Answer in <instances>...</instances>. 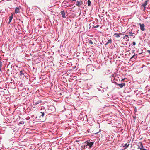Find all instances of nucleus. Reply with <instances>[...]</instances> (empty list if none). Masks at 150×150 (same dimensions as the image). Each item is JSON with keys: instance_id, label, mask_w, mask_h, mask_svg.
Instances as JSON below:
<instances>
[{"instance_id": "1", "label": "nucleus", "mask_w": 150, "mask_h": 150, "mask_svg": "<svg viewBox=\"0 0 150 150\" xmlns=\"http://www.w3.org/2000/svg\"><path fill=\"white\" fill-rule=\"evenodd\" d=\"M93 142H91L90 141H87L85 143V145L84 146V148L90 149L91 148L93 145Z\"/></svg>"}, {"instance_id": "2", "label": "nucleus", "mask_w": 150, "mask_h": 150, "mask_svg": "<svg viewBox=\"0 0 150 150\" xmlns=\"http://www.w3.org/2000/svg\"><path fill=\"white\" fill-rule=\"evenodd\" d=\"M149 1L148 0H146L145 1L143 4H142V5L141 6V8H142V7H144L143 11H145L146 8V6L147 4V2Z\"/></svg>"}, {"instance_id": "3", "label": "nucleus", "mask_w": 150, "mask_h": 150, "mask_svg": "<svg viewBox=\"0 0 150 150\" xmlns=\"http://www.w3.org/2000/svg\"><path fill=\"white\" fill-rule=\"evenodd\" d=\"M113 83H115L116 85H118L120 88L123 87V86H124L125 85V83H122L120 84H118L115 81H114Z\"/></svg>"}, {"instance_id": "4", "label": "nucleus", "mask_w": 150, "mask_h": 150, "mask_svg": "<svg viewBox=\"0 0 150 150\" xmlns=\"http://www.w3.org/2000/svg\"><path fill=\"white\" fill-rule=\"evenodd\" d=\"M139 25H140V29L142 31H144L145 29V25L144 24L139 23Z\"/></svg>"}, {"instance_id": "5", "label": "nucleus", "mask_w": 150, "mask_h": 150, "mask_svg": "<svg viewBox=\"0 0 150 150\" xmlns=\"http://www.w3.org/2000/svg\"><path fill=\"white\" fill-rule=\"evenodd\" d=\"M61 14L62 15V17L64 18H66L65 16V12L64 10H63L61 12Z\"/></svg>"}, {"instance_id": "6", "label": "nucleus", "mask_w": 150, "mask_h": 150, "mask_svg": "<svg viewBox=\"0 0 150 150\" xmlns=\"http://www.w3.org/2000/svg\"><path fill=\"white\" fill-rule=\"evenodd\" d=\"M124 34L122 33H115L114 34V35H115V36L116 38H118L120 37V35H123Z\"/></svg>"}, {"instance_id": "7", "label": "nucleus", "mask_w": 150, "mask_h": 150, "mask_svg": "<svg viewBox=\"0 0 150 150\" xmlns=\"http://www.w3.org/2000/svg\"><path fill=\"white\" fill-rule=\"evenodd\" d=\"M112 42V41L111 38H108V41L107 42V43L105 44V45H107L109 43H111Z\"/></svg>"}, {"instance_id": "8", "label": "nucleus", "mask_w": 150, "mask_h": 150, "mask_svg": "<svg viewBox=\"0 0 150 150\" xmlns=\"http://www.w3.org/2000/svg\"><path fill=\"white\" fill-rule=\"evenodd\" d=\"M140 145L138 146V149H139L140 150H142L144 148V147L143 145V144H142V143L141 142H140Z\"/></svg>"}, {"instance_id": "9", "label": "nucleus", "mask_w": 150, "mask_h": 150, "mask_svg": "<svg viewBox=\"0 0 150 150\" xmlns=\"http://www.w3.org/2000/svg\"><path fill=\"white\" fill-rule=\"evenodd\" d=\"M24 70H21L20 71V75L21 76H24L25 75V73H24Z\"/></svg>"}, {"instance_id": "10", "label": "nucleus", "mask_w": 150, "mask_h": 150, "mask_svg": "<svg viewBox=\"0 0 150 150\" xmlns=\"http://www.w3.org/2000/svg\"><path fill=\"white\" fill-rule=\"evenodd\" d=\"M41 101L40 100H38L37 101H34V105H35L40 103Z\"/></svg>"}, {"instance_id": "11", "label": "nucleus", "mask_w": 150, "mask_h": 150, "mask_svg": "<svg viewBox=\"0 0 150 150\" xmlns=\"http://www.w3.org/2000/svg\"><path fill=\"white\" fill-rule=\"evenodd\" d=\"M19 12V9L18 8L16 7L15 10V13L16 14L17 13Z\"/></svg>"}, {"instance_id": "12", "label": "nucleus", "mask_w": 150, "mask_h": 150, "mask_svg": "<svg viewBox=\"0 0 150 150\" xmlns=\"http://www.w3.org/2000/svg\"><path fill=\"white\" fill-rule=\"evenodd\" d=\"M127 37V35H125L123 37V39H125V40L128 41L129 40V38Z\"/></svg>"}, {"instance_id": "13", "label": "nucleus", "mask_w": 150, "mask_h": 150, "mask_svg": "<svg viewBox=\"0 0 150 150\" xmlns=\"http://www.w3.org/2000/svg\"><path fill=\"white\" fill-rule=\"evenodd\" d=\"M76 5L80 7L81 6V4L80 2L77 1V4H76Z\"/></svg>"}, {"instance_id": "14", "label": "nucleus", "mask_w": 150, "mask_h": 150, "mask_svg": "<svg viewBox=\"0 0 150 150\" xmlns=\"http://www.w3.org/2000/svg\"><path fill=\"white\" fill-rule=\"evenodd\" d=\"M3 64V62L0 61V71H1V68L2 67V65Z\"/></svg>"}, {"instance_id": "15", "label": "nucleus", "mask_w": 150, "mask_h": 150, "mask_svg": "<svg viewBox=\"0 0 150 150\" xmlns=\"http://www.w3.org/2000/svg\"><path fill=\"white\" fill-rule=\"evenodd\" d=\"M91 1L90 0H88V6H91Z\"/></svg>"}, {"instance_id": "16", "label": "nucleus", "mask_w": 150, "mask_h": 150, "mask_svg": "<svg viewBox=\"0 0 150 150\" xmlns=\"http://www.w3.org/2000/svg\"><path fill=\"white\" fill-rule=\"evenodd\" d=\"M133 33L132 32H129V36H132L133 35Z\"/></svg>"}, {"instance_id": "17", "label": "nucleus", "mask_w": 150, "mask_h": 150, "mask_svg": "<svg viewBox=\"0 0 150 150\" xmlns=\"http://www.w3.org/2000/svg\"><path fill=\"white\" fill-rule=\"evenodd\" d=\"M88 42L90 44H93V42L92 40H88Z\"/></svg>"}, {"instance_id": "18", "label": "nucleus", "mask_w": 150, "mask_h": 150, "mask_svg": "<svg viewBox=\"0 0 150 150\" xmlns=\"http://www.w3.org/2000/svg\"><path fill=\"white\" fill-rule=\"evenodd\" d=\"M40 113L41 114V116L42 117H44V115H45L44 112H41Z\"/></svg>"}, {"instance_id": "19", "label": "nucleus", "mask_w": 150, "mask_h": 150, "mask_svg": "<svg viewBox=\"0 0 150 150\" xmlns=\"http://www.w3.org/2000/svg\"><path fill=\"white\" fill-rule=\"evenodd\" d=\"M136 55H134L131 57V58H130V59H132L133 58H136Z\"/></svg>"}, {"instance_id": "20", "label": "nucleus", "mask_w": 150, "mask_h": 150, "mask_svg": "<svg viewBox=\"0 0 150 150\" xmlns=\"http://www.w3.org/2000/svg\"><path fill=\"white\" fill-rule=\"evenodd\" d=\"M13 15H11V16H10L9 17V19L12 20V19L13 18Z\"/></svg>"}, {"instance_id": "21", "label": "nucleus", "mask_w": 150, "mask_h": 150, "mask_svg": "<svg viewBox=\"0 0 150 150\" xmlns=\"http://www.w3.org/2000/svg\"><path fill=\"white\" fill-rule=\"evenodd\" d=\"M132 44L133 45H136V43L134 42H132Z\"/></svg>"}, {"instance_id": "22", "label": "nucleus", "mask_w": 150, "mask_h": 150, "mask_svg": "<svg viewBox=\"0 0 150 150\" xmlns=\"http://www.w3.org/2000/svg\"><path fill=\"white\" fill-rule=\"evenodd\" d=\"M112 77H113V78H114V80H116V79H115V78H114V76H113V75H112V79H112ZM114 81V80L113 82H114V81Z\"/></svg>"}, {"instance_id": "23", "label": "nucleus", "mask_w": 150, "mask_h": 150, "mask_svg": "<svg viewBox=\"0 0 150 150\" xmlns=\"http://www.w3.org/2000/svg\"><path fill=\"white\" fill-rule=\"evenodd\" d=\"M24 122L23 121H21L20 122V124H22L24 123Z\"/></svg>"}, {"instance_id": "24", "label": "nucleus", "mask_w": 150, "mask_h": 150, "mask_svg": "<svg viewBox=\"0 0 150 150\" xmlns=\"http://www.w3.org/2000/svg\"><path fill=\"white\" fill-rule=\"evenodd\" d=\"M99 26V25H97L94 26V27L95 28H97Z\"/></svg>"}, {"instance_id": "25", "label": "nucleus", "mask_w": 150, "mask_h": 150, "mask_svg": "<svg viewBox=\"0 0 150 150\" xmlns=\"http://www.w3.org/2000/svg\"><path fill=\"white\" fill-rule=\"evenodd\" d=\"M129 145V144H128V145H127V143H126L125 144V146H127V147H128Z\"/></svg>"}, {"instance_id": "26", "label": "nucleus", "mask_w": 150, "mask_h": 150, "mask_svg": "<svg viewBox=\"0 0 150 150\" xmlns=\"http://www.w3.org/2000/svg\"><path fill=\"white\" fill-rule=\"evenodd\" d=\"M147 52L150 54V50H148Z\"/></svg>"}, {"instance_id": "27", "label": "nucleus", "mask_w": 150, "mask_h": 150, "mask_svg": "<svg viewBox=\"0 0 150 150\" xmlns=\"http://www.w3.org/2000/svg\"><path fill=\"white\" fill-rule=\"evenodd\" d=\"M126 79L125 78L122 79V80H121V81L122 82L123 81H124Z\"/></svg>"}, {"instance_id": "28", "label": "nucleus", "mask_w": 150, "mask_h": 150, "mask_svg": "<svg viewBox=\"0 0 150 150\" xmlns=\"http://www.w3.org/2000/svg\"><path fill=\"white\" fill-rule=\"evenodd\" d=\"M11 20H12L9 19V23H10L11 22Z\"/></svg>"}, {"instance_id": "29", "label": "nucleus", "mask_w": 150, "mask_h": 150, "mask_svg": "<svg viewBox=\"0 0 150 150\" xmlns=\"http://www.w3.org/2000/svg\"><path fill=\"white\" fill-rule=\"evenodd\" d=\"M144 65H142V67H141V68H143L144 67Z\"/></svg>"}, {"instance_id": "30", "label": "nucleus", "mask_w": 150, "mask_h": 150, "mask_svg": "<svg viewBox=\"0 0 150 150\" xmlns=\"http://www.w3.org/2000/svg\"><path fill=\"white\" fill-rule=\"evenodd\" d=\"M146 150V149H143L142 150Z\"/></svg>"}, {"instance_id": "31", "label": "nucleus", "mask_w": 150, "mask_h": 150, "mask_svg": "<svg viewBox=\"0 0 150 150\" xmlns=\"http://www.w3.org/2000/svg\"><path fill=\"white\" fill-rule=\"evenodd\" d=\"M127 37L129 38V35H128V37Z\"/></svg>"}, {"instance_id": "32", "label": "nucleus", "mask_w": 150, "mask_h": 150, "mask_svg": "<svg viewBox=\"0 0 150 150\" xmlns=\"http://www.w3.org/2000/svg\"><path fill=\"white\" fill-rule=\"evenodd\" d=\"M13 15V13H11V15Z\"/></svg>"}]
</instances>
